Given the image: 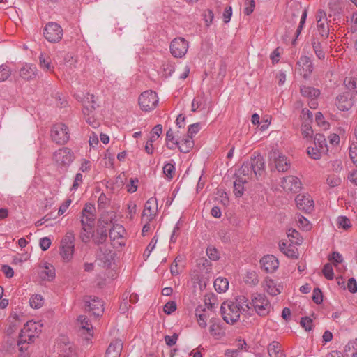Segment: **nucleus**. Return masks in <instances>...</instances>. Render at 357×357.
<instances>
[{
    "mask_svg": "<svg viewBox=\"0 0 357 357\" xmlns=\"http://www.w3.org/2000/svg\"><path fill=\"white\" fill-rule=\"evenodd\" d=\"M250 309L248 299L245 296H238L234 301L222 303L220 312L224 321L229 324H234L239 320L242 312H248Z\"/></svg>",
    "mask_w": 357,
    "mask_h": 357,
    "instance_id": "nucleus-1",
    "label": "nucleus"
},
{
    "mask_svg": "<svg viewBox=\"0 0 357 357\" xmlns=\"http://www.w3.org/2000/svg\"><path fill=\"white\" fill-rule=\"evenodd\" d=\"M42 324L33 321H27L22 328L18 337L17 346L20 352L28 349V345L34 342L36 337L41 331Z\"/></svg>",
    "mask_w": 357,
    "mask_h": 357,
    "instance_id": "nucleus-2",
    "label": "nucleus"
},
{
    "mask_svg": "<svg viewBox=\"0 0 357 357\" xmlns=\"http://www.w3.org/2000/svg\"><path fill=\"white\" fill-rule=\"evenodd\" d=\"M253 307L256 313L261 317L267 316L271 309V305L265 294L254 293L251 296V302H249V307Z\"/></svg>",
    "mask_w": 357,
    "mask_h": 357,
    "instance_id": "nucleus-3",
    "label": "nucleus"
},
{
    "mask_svg": "<svg viewBox=\"0 0 357 357\" xmlns=\"http://www.w3.org/2000/svg\"><path fill=\"white\" fill-rule=\"evenodd\" d=\"M75 251V235L72 231H68L61 240L60 255L66 261L71 260Z\"/></svg>",
    "mask_w": 357,
    "mask_h": 357,
    "instance_id": "nucleus-4",
    "label": "nucleus"
},
{
    "mask_svg": "<svg viewBox=\"0 0 357 357\" xmlns=\"http://www.w3.org/2000/svg\"><path fill=\"white\" fill-rule=\"evenodd\" d=\"M139 105L144 112H150L154 109L158 103L157 93L152 91H146L141 93L139 97Z\"/></svg>",
    "mask_w": 357,
    "mask_h": 357,
    "instance_id": "nucleus-5",
    "label": "nucleus"
},
{
    "mask_svg": "<svg viewBox=\"0 0 357 357\" xmlns=\"http://www.w3.org/2000/svg\"><path fill=\"white\" fill-rule=\"evenodd\" d=\"M43 36L50 43H58L62 38L63 29L56 22H48L43 29Z\"/></svg>",
    "mask_w": 357,
    "mask_h": 357,
    "instance_id": "nucleus-6",
    "label": "nucleus"
},
{
    "mask_svg": "<svg viewBox=\"0 0 357 357\" xmlns=\"http://www.w3.org/2000/svg\"><path fill=\"white\" fill-rule=\"evenodd\" d=\"M68 127L63 123L54 125L51 130L52 139L58 144H64L69 139Z\"/></svg>",
    "mask_w": 357,
    "mask_h": 357,
    "instance_id": "nucleus-7",
    "label": "nucleus"
},
{
    "mask_svg": "<svg viewBox=\"0 0 357 357\" xmlns=\"http://www.w3.org/2000/svg\"><path fill=\"white\" fill-rule=\"evenodd\" d=\"M83 301L85 307H87L86 310L91 312L93 315L99 317L103 312V303L100 298L92 296H86Z\"/></svg>",
    "mask_w": 357,
    "mask_h": 357,
    "instance_id": "nucleus-8",
    "label": "nucleus"
},
{
    "mask_svg": "<svg viewBox=\"0 0 357 357\" xmlns=\"http://www.w3.org/2000/svg\"><path fill=\"white\" fill-rule=\"evenodd\" d=\"M269 159L274 162L275 168L278 172H287L290 167V163L287 157L282 155L277 150L272 151L269 153Z\"/></svg>",
    "mask_w": 357,
    "mask_h": 357,
    "instance_id": "nucleus-9",
    "label": "nucleus"
},
{
    "mask_svg": "<svg viewBox=\"0 0 357 357\" xmlns=\"http://www.w3.org/2000/svg\"><path fill=\"white\" fill-rule=\"evenodd\" d=\"M188 43L183 38H174L170 44V51L174 57L181 58L187 52Z\"/></svg>",
    "mask_w": 357,
    "mask_h": 357,
    "instance_id": "nucleus-10",
    "label": "nucleus"
},
{
    "mask_svg": "<svg viewBox=\"0 0 357 357\" xmlns=\"http://www.w3.org/2000/svg\"><path fill=\"white\" fill-rule=\"evenodd\" d=\"M54 160L59 165H69L74 160L73 153L66 147L59 149L53 155Z\"/></svg>",
    "mask_w": 357,
    "mask_h": 357,
    "instance_id": "nucleus-11",
    "label": "nucleus"
},
{
    "mask_svg": "<svg viewBox=\"0 0 357 357\" xmlns=\"http://www.w3.org/2000/svg\"><path fill=\"white\" fill-rule=\"evenodd\" d=\"M95 207L91 204H86L81 215L82 227H92L94 226V220L96 218Z\"/></svg>",
    "mask_w": 357,
    "mask_h": 357,
    "instance_id": "nucleus-12",
    "label": "nucleus"
},
{
    "mask_svg": "<svg viewBox=\"0 0 357 357\" xmlns=\"http://www.w3.org/2000/svg\"><path fill=\"white\" fill-rule=\"evenodd\" d=\"M295 202L298 210L310 213L314 208V201L309 195L299 194L296 197Z\"/></svg>",
    "mask_w": 357,
    "mask_h": 357,
    "instance_id": "nucleus-13",
    "label": "nucleus"
},
{
    "mask_svg": "<svg viewBox=\"0 0 357 357\" xmlns=\"http://www.w3.org/2000/svg\"><path fill=\"white\" fill-rule=\"evenodd\" d=\"M301 181L294 176H288L283 178L281 187L287 192H298L301 190Z\"/></svg>",
    "mask_w": 357,
    "mask_h": 357,
    "instance_id": "nucleus-14",
    "label": "nucleus"
},
{
    "mask_svg": "<svg viewBox=\"0 0 357 357\" xmlns=\"http://www.w3.org/2000/svg\"><path fill=\"white\" fill-rule=\"evenodd\" d=\"M354 96L350 92H344L340 93L335 100L337 107L341 111H348L354 105Z\"/></svg>",
    "mask_w": 357,
    "mask_h": 357,
    "instance_id": "nucleus-15",
    "label": "nucleus"
},
{
    "mask_svg": "<svg viewBox=\"0 0 357 357\" xmlns=\"http://www.w3.org/2000/svg\"><path fill=\"white\" fill-rule=\"evenodd\" d=\"M158 210V202L155 197L149 199L144 205L142 218H146L148 222L152 221L156 215Z\"/></svg>",
    "mask_w": 357,
    "mask_h": 357,
    "instance_id": "nucleus-16",
    "label": "nucleus"
},
{
    "mask_svg": "<svg viewBox=\"0 0 357 357\" xmlns=\"http://www.w3.org/2000/svg\"><path fill=\"white\" fill-rule=\"evenodd\" d=\"M298 70L303 78L307 79L313 71V65L310 59L307 56H302L297 62Z\"/></svg>",
    "mask_w": 357,
    "mask_h": 357,
    "instance_id": "nucleus-17",
    "label": "nucleus"
},
{
    "mask_svg": "<svg viewBox=\"0 0 357 357\" xmlns=\"http://www.w3.org/2000/svg\"><path fill=\"white\" fill-rule=\"evenodd\" d=\"M252 172L255 176H261L264 170V159L261 155L257 153L250 157V160H248Z\"/></svg>",
    "mask_w": 357,
    "mask_h": 357,
    "instance_id": "nucleus-18",
    "label": "nucleus"
},
{
    "mask_svg": "<svg viewBox=\"0 0 357 357\" xmlns=\"http://www.w3.org/2000/svg\"><path fill=\"white\" fill-rule=\"evenodd\" d=\"M261 267L266 273H273L278 269L279 261L273 255H266L260 260Z\"/></svg>",
    "mask_w": 357,
    "mask_h": 357,
    "instance_id": "nucleus-19",
    "label": "nucleus"
},
{
    "mask_svg": "<svg viewBox=\"0 0 357 357\" xmlns=\"http://www.w3.org/2000/svg\"><path fill=\"white\" fill-rule=\"evenodd\" d=\"M37 74V68L33 64L25 63L20 70V76L26 81L34 79Z\"/></svg>",
    "mask_w": 357,
    "mask_h": 357,
    "instance_id": "nucleus-20",
    "label": "nucleus"
},
{
    "mask_svg": "<svg viewBox=\"0 0 357 357\" xmlns=\"http://www.w3.org/2000/svg\"><path fill=\"white\" fill-rule=\"evenodd\" d=\"M125 234V229L123 226L120 225H115L110 229L109 236L110 240L113 242L116 241V243L119 245L123 244V238Z\"/></svg>",
    "mask_w": 357,
    "mask_h": 357,
    "instance_id": "nucleus-21",
    "label": "nucleus"
},
{
    "mask_svg": "<svg viewBox=\"0 0 357 357\" xmlns=\"http://www.w3.org/2000/svg\"><path fill=\"white\" fill-rule=\"evenodd\" d=\"M123 348V343L120 340H114L109 344L105 352V357H119Z\"/></svg>",
    "mask_w": 357,
    "mask_h": 357,
    "instance_id": "nucleus-22",
    "label": "nucleus"
},
{
    "mask_svg": "<svg viewBox=\"0 0 357 357\" xmlns=\"http://www.w3.org/2000/svg\"><path fill=\"white\" fill-rule=\"evenodd\" d=\"M98 104L95 100V96L93 94L86 93L84 101L83 114L89 116V115L96 109Z\"/></svg>",
    "mask_w": 357,
    "mask_h": 357,
    "instance_id": "nucleus-23",
    "label": "nucleus"
},
{
    "mask_svg": "<svg viewBox=\"0 0 357 357\" xmlns=\"http://www.w3.org/2000/svg\"><path fill=\"white\" fill-rule=\"evenodd\" d=\"M268 353L270 357H285L282 345L277 341L271 342L268 346Z\"/></svg>",
    "mask_w": 357,
    "mask_h": 357,
    "instance_id": "nucleus-24",
    "label": "nucleus"
},
{
    "mask_svg": "<svg viewBox=\"0 0 357 357\" xmlns=\"http://www.w3.org/2000/svg\"><path fill=\"white\" fill-rule=\"evenodd\" d=\"M279 248L281 252H282L286 256L292 259H297L298 257L297 248L295 246L289 244L287 245L286 243H280Z\"/></svg>",
    "mask_w": 357,
    "mask_h": 357,
    "instance_id": "nucleus-25",
    "label": "nucleus"
},
{
    "mask_svg": "<svg viewBox=\"0 0 357 357\" xmlns=\"http://www.w3.org/2000/svg\"><path fill=\"white\" fill-rule=\"evenodd\" d=\"M194 146V141L192 137L186 136V137L179 139L177 148L182 153H188Z\"/></svg>",
    "mask_w": 357,
    "mask_h": 357,
    "instance_id": "nucleus-26",
    "label": "nucleus"
},
{
    "mask_svg": "<svg viewBox=\"0 0 357 357\" xmlns=\"http://www.w3.org/2000/svg\"><path fill=\"white\" fill-rule=\"evenodd\" d=\"M59 357H77L75 346L70 342L65 344L61 349Z\"/></svg>",
    "mask_w": 357,
    "mask_h": 357,
    "instance_id": "nucleus-27",
    "label": "nucleus"
},
{
    "mask_svg": "<svg viewBox=\"0 0 357 357\" xmlns=\"http://www.w3.org/2000/svg\"><path fill=\"white\" fill-rule=\"evenodd\" d=\"M107 238V229L105 225H98L93 241L97 245L104 243Z\"/></svg>",
    "mask_w": 357,
    "mask_h": 357,
    "instance_id": "nucleus-28",
    "label": "nucleus"
},
{
    "mask_svg": "<svg viewBox=\"0 0 357 357\" xmlns=\"http://www.w3.org/2000/svg\"><path fill=\"white\" fill-rule=\"evenodd\" d=\"M247 183V178L237 176L234 182V192L236 197H241L244 192L243 185Z\"/></svg>",
    "mask_w": 357,
    "mask_h": 357,
    "instance_id": "nucleus-29",
    "label": "nucleus"
},
{
    "mask_svg": "<svg viewBox=\"0 0 357 357\" xmlns=\"http://www.w3.org/2000/svg\"><path fill=\"white\" fill-rule=\"evenodd\" d=\"M357 357V339L349 341L344 347L343 357Z\"/></svg>",
    "mask_w": 357,
    "mask_h": 357,
    "instance_id": "nucleus-30",
    "label": "nucleus"
},
{
    "mask_svg": "<svg viewBox=\"0 0 357 357\" xmlns=\"http://www.w3.org/2000/svg\"><path fill=\"white\" fill-rule=\"evenodd\" d=\"M300 91L303 96L309 98L311 100L317 98L320 95L319 90L312 86H302Z\"/></svg>",
    "mask_w": 357,
    "mask_h": 357,
    "instance_id": "nucleus-31",
    "label": "nucleus"
},
{
    "mask_svg": "<svg viewBox=\"0 0 357 357\" xmlns=\"http://www.w3.org/2000/svg\"><path fill=\"white\" fill-rule=\"evenodd\" d=\"M314 144L324 154L327 153L328 149L324 135L320 133L316 134L314 137Z\"/></svg>",
    "mask_w": 357,
    "mask_h": 357,
    "instance_id": "nucleus-32",
    "label": "nucleus"
},
{
    "mask_svg": "<svg viewBox=\"0 0 357 357\" xmlns=\"http://www.w3.org/2000/svg\"><path fill=\"white\" fill-rule=\"evenodd\" d=\"M40 66L45 71H53L54 66L52 64V60L49 56L41 53L39 56Z\"/></svg>",
    "mask_w": 357,
    "mask_h": 357,
    "instance_id": "nucleus-33",
    "label": "nucleus"
},
{
    "mask_svg": "<svg viewBox=\"0 0 357 357\" xmlns=\"http://www.w3.org/2000/svg\"><path fill=\"white\" fill-rule=\"evenodd\" d=\"M178 139L174 135L172 130L170 128L166 133V146L170 150H174L178 144Z\"/></svg>",
    "mask_w": 357,
    "mask_h": 357,
    "instance_id": "nucleus-34",
    "label": "nucleus"
},
{
    "mask_svg": "<svg viewBox=\"0 0 357 357\" xmlns=\"http://www.w3.org/2000/svg\"><path fill=\"white\" fill-rule=\"evenodd\" d=\"M213 286L218 292L222 293L228 289L229 282L227 278L219 277L215 280Z\"/></svg>",
    "mask_w": 357,
    "mask_h": 357,
    "instance_id": "nucleus-35",
    "label": "nucleus"
},
{
    "mask_svg": "<svg viewBox=\"0 0 357 357\" xmlns=\"http://www.w3.org/2000/svg\"><path fill=\"white\" fill-rule=\"evenodd\" d=\"M311 45H312V49H313L316 56L319 59H324V58H325V53L323 51L321 43L318 40L317 38H313L312 39Z\"/></svg>",
    "mask_w": 357,
    "mask_h": 357,
    "instance_id": "nucleus-36",
    "label": "nucleus"
},
{
    "mask_svg": "<svg viewBox=\"0 0 357 357\" xmlns=\"http://www.w3.org/2000/svg\"><path fill=\"white\" fill-rule=\"evenodd\" d=\"M344 84L348 90L352 91L350 93L352 94L353 96L357 94V79L354 77H346Z\"/></svg>",
    "mask_w": 357,
    "mask_h": 357,
    "instance_id": "nucleus-37",
    "label": "nucleus"
},
{
    "mask_svg": "<svg viewBox=\"0 0 357 357\" xmlns=\"http://www.w3.org/2000/svg\"><path fill=\"white\" fill-rule=\"evenodd\" d=\"M254 173L252 172V169L249 164V162L247 161L244 162L241 167V168L238 169V175L240 176H243V178H246L247 181L249 179L250 176Z\"/></svg>",
    "mask_w": 357,
    "mask_h": 357,
    "instance_id": "nucleus-38",
    "label": "nucleus"
},
{
    "mask_svg": "<svg viewBox=\"0 0 357 357\" xmlns=\"http://www.w3.org/2000/svg\"><path fill=\"white\" fill-rule=\"evenodd\" d=\"M42 274L45 275V278L51 280L55 278V269L53 265L49 263H45L44 265V270Z\"/></svg>",
    "mask_w": 357,
    "mask_h": 357,
    "instance_id": "nucleus-39",
    "label": "nucleus"
},
{
    "mask_svg": "<svg viewBox=\"0 0 357 357\" xmlns=\"http://www.w3.org/2000/svg\"><path fill=\"white\" fill-rule=\"evenodd\" d=\"M29 303L32 308L38 309L43 305V298L40 294L33 295L30 298Z\"/></svg>",
    "mask_w": 357,
    "mask_h": 357,
    "instance_id": "nucleus-40",
    "label": "nucleus"
},
{
    "mask_svg": "<svg viewBox=\"0 0 357 357\" xmlns=\"http://www.w3.org/2000/svg\"><path fill=\"white\" fill-rule=\"evenodd\" d=\"M93 232L92 227H82V230L80 234L81 240L84 243L89 242L93 236Z\"/></svg>",
    "mask_w": 357,
    "mask_h": 357,
    "instance_id": "nucleus-41",
    "label": "nucleus"
},
{
    "mask_svg": "<svg viewBox=\"0 0 357 357\" xmlns=\"http://www.w3.org/2000/svg\"><path fill=\"white\" fill-rule=\"evenodd\" d=\"M11 74L10 68L6 64L0 65V82L6 81Z\"/></svg>",
    "mask_w": 357,
    "mask_h": 357,
    "instance_id": "nucleus-42",
    "label": "nucleus"
},
{
    "mask_svg": "<svg viewBox=\"0 0 357 357\" xmlns=\"http://www.w3.org/2000/svg\"><path fill=\"white\" fill-rule=\"evenodd\" d=\"M307 153L308 155L314 159V160H319L321 158V155L324 154L323 152H321L317 146L314 147H308L307 149Z\"/></svg>",
    "mask_w": 357,
    "mask_h": 357,
    "instance_id": "nucleus-43",
    "label": "nucleus"
},
{
    "mask_svg": "<svg viewBox=\"0 0 357 357\" xmlns=\"http://www.w3.org/2000/svg\"><path fill=\"white\" fill-rule=\"evenodd\" d=\"M322 273L327 280H332L334 278L333 268L330 263H327L324 266Z\"/></svg>",
    "mask_w": 357,
    "mask_h": 357,
    "instance_id": "nucleus-44",
    "label": "nucleus"
},
{
    "mask_svg": "<svg viewBox=\"0 0 357 357\" xmlns=\"http://www.w3.org/2000/svg\"><path fill=\"white\" fill-rule=\"evenodd\" d=\"M157 242L158 238L155 236L154 237L152 238V239L151 240L150 243H149L146 250L144 252L143 256L145 259L149 258L151 252L155 248Z\"/></svg>",
    "mask_w": 357,
    "mask_h": 357,
    "instance_id": "nucleus-45",
    "label": "nucleus"
},
{
    "mask_svg": "<svg viewBox=\"0 0 357 357\" xmlns=\"http://www.w3.org/2000/svg\"><path fill=\"white\" fill-rule=\"evenodd\" d=\"M204 95L199 96L195 98L192 102V111L196 112L197 109H201L203 106L204 100Z\"/></svg>",
    "mask_w": 357,
    "mask_h": 357,
    "instance_id": "nucleus-46",
    "label": "nucleus"
},
{
    "mask_svg": "<svg viewBox=\"0 0 357 357\" xmlns=\"http://www.w3.org/2000/svg\"><path fill=\"white\" fill-rule=\"evenodd\" d=\"M77 321L80 324L81 327L85 329L88 333L90 332L92 328V326L89 320L84 315H80L77 317Z\"/></svg>",
    "mask_w": 357,
    "mask_h": 357,
    "instance_id": "nucleus-47",
    "label": "nucleus"
},
{
    "mask_svg": "<svg viewBox=\"0 0 357 357\" xmlns=\"http://www.w3.org/2000/svg\"><path fill=\"white\" fill-rule=\"evenodd\" d=\"M164 174L169 179H172L175 174V167L173 164L166 163L163 167Z\"/></svg>",
    "mask_w": 357,
    "mask_h": 357,
    "instance_id": "nucleus-48",
    "label": "nucleus"
},
{
    "mask_svg": "<svg viewBox=\"0 0 357 357\" xmlns=\"http://www.w3.org/2000/svg\"><path fill=\"white\" fill-rule=\"evenodd\" d=\"M206 255L211 260L217 261L220 259L218 250L213 246H208L206 249Z\"/></svg>",
    "mask_w": 357,
    "mask_h": 357,
    "instance_id": "nucleus-49",
    "label": "nucleus"
},
{
    "mask_svg": "<svg viewBox=\"0 0 357 357\" xmlns=\"http://www.w3.org/2000/svg\"><path fill=\"white\" fill-rule=\"evenodd\" d=\"M315 121L319 126L321 127L324 130L329 128V123L324 120V116L321 112H317L316 114Z\"/></svg>",
    "mask_w": 357,
    "mask_h": 357,
    "instance_id": "nucleus-50",
    "label": "nucleus"
},
{
    "mask_svg": "<svg viewBox=\"0 0 357 357\" xmlns=\"http://www.w3.org/2000/svg\"><path fill=\"white\" fill-rule=\"evenodd\" d=\"M341 178L339 176H335L334 174L328 176L326 179L327 184L331 188L340 185L341 184Z\"/></svg>",
    "mask_w": 357,
    "mask_h": 357,
    "instance_id": "nucleus-51",
    "label": "nucleus"
},
{
    "mask_svg": "<svg viewBox=\"0 0 357 357\" xmlns=\"http://www.w3.org/2000/svg\"><path fill=\"white\" fill-rule=\"evenodd\" d=\"M338 227L348 229L351 227L350 220L346 216H339L337 218Z\"/></svg>",
    "mask_w": 357,
    "mask_h": 357,
    "instance_id": "nucleus-52",
    "label": "nucleus"
},
{
    "mask_svg": "<svg viewBox=\"0 0 357 357\" xmlns=\"http://www.w3.org/2000/svg\"><path fill=\"white\" fill-rule=\"evenodd\" d=\"M139 183V179L137 178H131L129 181V183L126 185L127 191L129 193H133L137 190V184Z\"/></svg>",
    "mask_w": 357,
    "mask_h": 357,
    "instance_id": "nucleus-53",
    "label": "nucleus"
},
{
    "mask_svg": "<svg viewBox=\"0 0 357 357\" xmlns=\"http://www.w3.org/2000/svg\"><path fill=\"white\" fill-rule=\"evenodd\" d=\"M300 324L306 331H310L312 329V319L309 317H302Z\"/></svg>",
    "mask_w": 357,
    "mask_h": 357,
    "instance_id": "nucleus-54",
    "label": "nucleus"
},
{
    "mask_svg": "<svg viewBox=\"0 0 357 357\" xmlns=\"http://www.w3.org/2000/svg\"><path fill=\"white\" fill-rule=\"evenodd\" d=\"M312 301L316 304H321L323 302V294L319 288H314L312 293Z\"/></svg>",
    "mask_w": 357,
    "mask_h": 357,
    "instance_id": "nucleus-55",
    "label": "nucleus"
},
{
    "mask_svg": "<svg viewBox=\"0 0 357 357\" xmlns=\"http://www.w3.org/2000/svg\"><path fill=\"white\" fill-rule=\"evenodd\" d=\"M266 289L271 296H276L280 294L279 289L275 286V284L272 280L267 282Z\"/></svg>",
    "mask_w": 357,
    "mask_h": 357,
    "instance_id": "nucleus-56",
    "label": "nucleus"
},
{
    "mask_svg": "<svg viewBox=\"0 0 357 357\" xmlns=\"http://www.w3.org/2000/svg\"><path fill=\"white\" fill-rule=\"evenodd\" d=\"M83 182V175L82 173H77L73 183L70 190L75 191L80 186Z\"/></svg>",
    "mask_w": 357,
    "mask_h": 357,
    "instance_id": "nucleus-57",
    "label": "nucleus"
},
{
    "mask_svg": "<svg viewBox=\"0 0 357 357\" xmlns=\"http://www.w3.org/2000/svg\"><path fill=\"white\" fill-rule=\"evenodd\" d=\"M307 14V11L306 9H305L303 11V13H302V15H301V20H300V23H299V26H298V28L296 29V38H297L298 37V36L300 35V33L302 31L303 26V25H304V24L305 23V21H306Z\"/></svg>",
    "mask_w": 357,
    "mask_h": 357,
    "instance_id": "nucleus-58",
    "label": "nucleus"
},
{
    "mask_svg": "<svg viewBox=\"0 0 357 357\" xmlns=\"http://www.w3.org/2000/svg\"><path fill=\"white\" fill-rule=\"evenodd\" d=\"M245 281L252 285L257 284L259 282L257 273L255 271L248 272L246 275Z\"/></svg>",
    "mask_w": 357,
    "mask_h": 357,
    "instance_id": "nucleus-59",
    "label": "nucleus"
},
{
    "mask_svg": "<svg viewBox=\"0 0 357 357\" xmlns=\"http://www.w3.org/2000/svg\"><path fill=\"white\" fill-rule=\"evenodd\" d=\"M164 312L170 314L176 310V304L175 301H169L164 305Z\"/></svg>",
    "mask_w": 357,
    "mask_h": 357,
    "instance_id": "nucleus-60",
    "label": "nucleus"
},
{
    "mask_svg": "<svg viewBox=\"0 0 357 357\" xmlns=\"http://www.w3.org/2000/svg\"><path fill=\"white\" fill-rule=\"evenodd\" d=\"M200 130V124L199 123H196L190 125L188 127V134L187 135L190 137H193V136L197 134Z\"/></svg>",
    "mask_w": 357,
    "mask_h": 357,
    "instance_id": "nucleus-61",
    "label": "nucleus"
},
{
    "mask_svg": "<svg viewBox=\"0 0 357 357\" xmlns=\"http://www.w3.org/2000/svg\"><path fill=\"white\" fill-rule=\"evenodd\" d=\"M313 130L308 125H302V135L304 138H312Z\"/></svg>",
    "mask_w": 357,
    "mask_h": 357,
    "instance_id": "nucleus-62",
    "label": "nucleus"
},
{
    "mask_svg": "<svg viewBox=\"0 0 357 357\" xmlns=\"http://www.w3.org/2000/svg\"><path fill=\"white\" fill-rule=\"evenodd\" d=\"M245 4L247 6L244 9V14L246 15H250L255 7V0H246Z\"/></svg>",
    "mask_w": 357,
    "mask_h": 357,
    "instance_id": "nucleus-63",
    "label": "nucleus"
},
{
    "mask_svg": "<svg viewBox=\"0 0 357 357\" xmlns=\"http://www.w3.org/2000/svg\"><path fill=\"white\" fill-rule=\"evenodd\" d=\"M347 289L351 293L357 292V282L354 278L349 279L347 282Z\"/></svg>",
    "mask_w": 357,
    "mask_h": 357,
    "instance_id": "nucleus-64",
    "label": "nucleus"
}]
</instances>
